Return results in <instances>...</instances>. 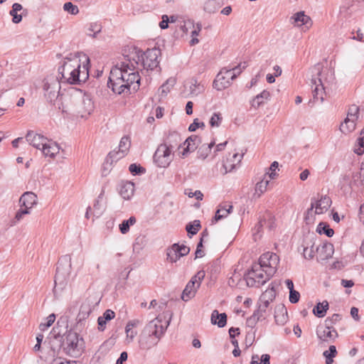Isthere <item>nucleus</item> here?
I'll return each instance as SVG.
<instances>
[{
    "mask_svg": "<svg viewBox=\"0 0 364 364\" xmlns=\"http://www.w3.org/2000/svg\"><path fill=\"white\" fill-rule=\"evenodd\" d=\"M158 48L147 49L145 52L136 47L131 48L123 58L114 65L111 71L107 86L117 95H128L136 92L140 86V76L136 66L141 65L146 70H153L159 65Z\"/></svg>",
    "mask_w": 364,
    "mask_h": 364,
    "instance_id": "f257e3e1",
    "label": "nucleus"
},
{
    "mask_svg": "<svg viewBox=\"0 0 364 364\" xmlns=\"http://www.w3.org/2000/svg\"><path fill=\"white\" fill-rule=\"evenodd\" d=\"M89 58H86L82 65L77 60L65 62L58 68V75L56 77L62 83L67 82L70 85L85 82L89 77Z\"/></svg>",
    "mask_w": 364,
    "mask_h": 364,
    "instance_id": "f03ea898",
    "label": "nucleus"
},
{
    "mask_svg": "<svg viewBox=\"0 0 364 364\" xmlns=\"http://www.w3.org/2000/svg\"><path fill=\"white\" fill-rule=\"evenodd\" d=\"M171 321V316L166 321H163L160 316L147 323L142 331L139 340V347L142 350H149L159 343L164 336Z\"/></svg>",
    "mask_w": 364,
    "mask_h": 364,
    "instance_id": "7ed1b4c3",
    "label": "nucleus"
},
{
    "mask_svg": "<svg viewBox=\"0 0 364 364\" xmlns=\"http://www.w3.org/2000/svg\"><path fill=\"white\" fill-rule=\"evenodd\" d=\"M323 65L320 63L316 64L311 69V87L314 86L312 90L313 102L319 101L321 103L324 100L325 95V87L324 82L321 78ZM312 100H309V103H311Z\"/></svg>",
    "mask_w": 364,
    "mask_h": 364,
    "instance_id": "20e7f679",
    "label": "nucleus"
},
{
    "mask_svg": "<svg viewBox=\"0 0 364 364\" xmlns=\"http://www.w3.org/2000/svg\"><path fill=\"white\" fill-rule=\"evenodd\" d=\"M70 257H69L67 255L63 257L58 262L54 280V293H55L58 291V289H63L66 286L67 281L70 272Z\"/></svg>",
    "mask_w": 364,
    "mask_h": 364,
    "instance_id": "39448f33",
    "label": "nucleus"
},
{
    "mask_svg": "<svg viewBox=\"0 0 364 364\" xmlns=\"http://www.w3.org/2000/svg\"><path fill=\"white\" fill-rule=\"evenodd\" d=\"M272 276H269L259 263H254L245 274V279L248 287H259L267 282Z\"/></svg>",
    "mask_w": 364,
    "mask_h": 364,
    "instance_id": "423d86ee",
    "label": "nucleus"
},
{
    "mask_svg": "<svg viewBox=\"0 0 364 364\" xmlns=\"http://www.w3.org/2000/svg\"><path fill=\"white\" fill-rule=\"evenodd\" d=\"M61 82L58 77L50 76L44 80L43 91L46 100L53 104L58 98L60 93Z\"/></svg>",
    "mask_w": 364,
    "mask_h": 364,
    "instance_id": "0eeeda50",
    "label": "nucleus"
},
{
    "mask_svg": "<svg viewBox=\"0 0 364 364\" xmlns=\"http://www.w3.org/2000/svg\"><path fill=\"white\" fill-rule=\"evenodd\" d=\"M205 276V272L203 270L198 271L186 284L181 295V299L188 301L195 296L198 289L200 287L203 279Z\"/></svg>",
    "mask_w": 364,
    "mask_h": 364,
    "instance_id": "6e6552de",
    "label": "nucleus"
},
{
    "mask_svg": "<svg viewBox=\"0 0 364 364\" xmlns=\"http://www.w3.org/2000/svg\"><path fill=\"white\" fill-rule=\"evenodd\" d=\"M80 340L82 341V338H80L78 333L71 330L64 334L61 346L66 354L73 355L76 352H80Z\"/></svg>",
    "mask_w": 364,
    "mask_h": 364,
    "instance_id": "1a4fd4ad",
    "label": "nucleus"
},
{
    "mask_svg": "<svg viewBox=\"0 0 364 364\" xmlns=\"http://www.w3.org/2000/svg\"><path fill=\"white\" fill-rule=\"evenodd\" d=\"M258 263L264 268L267 275L273 276L277 269L279 258L276 253L267 252L260 256Z\"/></svg>",
    "mask_w": 364,
    "mask_h": 364,
    "instance_id": "9d476101",
    "label": "nucleus"
},
{
    "mask_svg": "<svg viewBox=\"0 0 364 364\" xmlns=\"http://www.w3.org/2000/svg\"><path fill=\"white\" fill-rule=\"evenodd\" d=\"M173 154L168 147L161 144L154 154V161L158 167L166 168L173 161Z\"/></svg>",
    "mask_w": 364,
    "mask_h": 364,
    "instance_id": "9b49d317",
    "label": "nucleus"
},
{
    "mask_svg": "<svg viewBox=\"0 0 364 364\" xmlns=\"http://www.w3.org/2000/svg\"><path fill=\"white\" fill-rule=\"evenodd\" d=\"M130 146L131 141L129 137L127 136L122 137L118 146L119 150L110 151L106 157V162L112 164L113 162L123 158L127 154Z\"/></svg>",
    "mask_w": 364,
    "mask_h": 364,
    "instance_id": "f8f14e48",
    "label": "nucleus"
},
{
    "mask_svg": "<svg viewBox=\"0 0 364 364\" xmlns=\"http://www.w3.org/2000/svg\"><path fill=\"white\" fill-rule=\"evenodd\" d=\"M189 252L190 248L186 245L174 243L166 250V259L170 263H176L181 257L187 255Z\"/></svg>",
    "mask_w": 364,
    "mask_h": 364,
    "instance_id": "ddd939ff",
    "label": "nucleus"
},
{
    "mask_svg": "<svg viewBox=\"0 0 364 364\" xmlns=\"http://www.w3.org/2000/svg\"><path fill=\"white\" fill-rule=\"evenodd\" d=\"M316 335L321 343H331L338 337V333L333 326L328 325L318 326L316 329Z\"/></svg>",
    "mask_w": 364,
    "mask_h": 364,
    "instance_id": "4468645a",
    "label": "nucleus"
},
{
    "mask_svg": "<svg viewBox=\"0 0 364 364\" xmlns=\"http://www.w3.org/2000/svg\"><path fill=\"white\" fill-rule=\"evenodd\" d=\"M201 139L198 135H191L188 136L183 143V149L179 151L178 154L181 158L184 159L190 153L193 152L201 143Z\"/></svg>",
    "mask_w": 364,
    "mask_h": 364,
    "instance_id": "2eb2a0df",
    "label": "nucleus"
},
{
    "mask_svg": "<svg viewBox=\"0 0 364 364\" xmlns=\"http://www.w3.org/2000/svg\"><path fill=\"white\" fill-rule=\"evenodd\" d=\"M182 139L181 134L176 131H170L164 139L163 144L172 151L173 153L176 149H180L182 147Z\"/></svg>",
    "mask_w": 364,
    "mask_h": 364,
    "instance_id": "dca6fc26",
    "label": "nucleus"
},
{
    "mask_svg": "<svg viewBox=\"0 0 364 364\" xmlns=\"http://www.w3.org/2000/svg\"><path fill=\"white\" fill-rule=\"evenodd\" d=\"M26 141L33 147L41 150L49 142V139L41 134L28 131L26 136Z\"/></svg>",
    "mask_w": 364,
    "mask_h": 364,
    "instance_id": "f3484780",
    "label": "nucleus"
},
{
    "mask_svg": "<svg viewBox=\"0 0 364 364\" xmlns=\"http://www.w3.org/2000/svg\"><path fill=\"white\" fill-rule=\"evenodd\" d=\"M244 156V154H239L237 153H235L230 159H227L225 161H223L221 172L223 175L227 174L228 173L234 171L237 166L240 164L241 160Z\"/></svg>",
    "mask_w": 364,
    "mask_h": 364,
    "instance_id": "a211bd4d",
    "label": "nucleus"
},
{
    "mask_svg": "<svg viewBox=\"0 0 364 364\" xmlns=\"http://www.w3.org/2000/svg\"><path fill=\"white\" fill-rule=\"evenodd\" d=\"M331 200L329 197L322 196L320 200L314 203H311L310 208L307 210V213L309 214L313 211L315 208L316 214H322L326 212L328 208L331 206Z\"/></svg>",
    "mask_w": 364,
    "mask_h": 364,
    "instance_id": "6ab92c4d",
    "label": "nucleus"
},
{
    "mask_svg": "<svg viewBox=\"0 0 364 364\" xmlns=\"http://www.w3.org/2000/svg\"><path fill=\"white\" fill-rule=\"evenodd\" d=\"M318 259L326 260L331 258L334 252L333 245L329 242H323L316 247Z\"/></svg>",
    "mask_w": 364,
    "mask_h": 364,
    "instance_id": "aec40b11",
    "label": "nucleus"
},
{
    "mask_svg": "<svg viewBox=\"0 0 364 364\" xmlns=\"http://www.w3.org/2000/svg\"><path fill=\"white\" fill-rule=\"evenodd\" d=\"M21 207H23L28 210L37 204V196L33 192H25L19 199Z\"/></svg>",
    "mask_w": 364,
    "mask_h": 364,
    "instance_id": "412c9836",
    "label": "nucleus"
},
{
    "mask_svg": "<svg viewBox=\"0 0 364 364\" xmlns=\"http://www.w3.org/2000/svg\"><path fill=\"white\" fill-rule=\"evenodd\" d=\"M134 183L127 181L121 184L119 194L124 200H129L134 196Z\"/></svg>",
    "mask_w": 364,
    "mask_h": 364,
    "instance_id": "4be33fe9",
    "label": "nucleus"
},
{
    "mask_svg": "<svg viewBox=\"0 0 364 364\" xmlns=\"http://www.w3.org/2000/svg\"><path fill=\"white\" fill-rule=\"evenodd\" d=\"M275 322L278 325H284L288 320L287 310L284 304L278 305L274 311Z\"/></svg>",
    "mask_w": 364,
    "mask_h": 364,
    "instance_id": "5701e85b",
    "label": "nucleus"
},
{
    "mask_svg": "<svg viewBox=\"0 0 364 364\" xmlns=\"http://www.w3.org/2000/svg\"><path fill=\"white\" fill-rule=\"evenodd\" d=\"M232 210V205L229 203H223L219 205L217 210L215 217L212 220V223L218 222V220L226 218Z\"/></svg>",
    "mask_w": 364,
    "mask_h": 364,
    "instance_id": "b1692460",
    "label": "nucleus"
},
{
    "mask_svg": "<svg viewBox=\"0 0 364 364\" xmlns=\"http://www.w3.org/2000/svg\"><path fill=\"white\" fill-rule=\"evenodd\" d=\"M60 149L58 143L49 140V142H47L46 145L42 148L41 151L45 156L54 158L59 153Z\"/></svg>",
    "mask_w": 364,
    "mask_h": 364,
    "instance_id": "393cba45",
    "label": "nucleus"
},
{
    "mask_svg": "<svg viewBox=\"0 0 364 364\" xmlns=\"http://www.w3.org/2000/svg\"><path fill=\"white\" fill-rule=\"evenodd\" d=\"M211 323L217 325L219 328L224 327L227 323V315L225 313L220 314L218 310H213L210 318Z\"/></svg>",
    "mask_w": 364,
    "mask_h": 364,
    "instance_id": "a878e982",
    "label": "nucleus"
},
{
    "mask_svg": "<svg viewBox=\"0 0 364 364\" xmlns=\"http://www.w3.org/2000/svg\"><path fill=\"white\" fill-rule=\"evenodd\" d=\"M291 19L294 20V23L296 26H306L307 28L311 25V20L309 16L304 14V11H299L294 14Z\"/></svg>",
    "mask_w": 364,
    "mask_h": 364,
    "instance_id": "bb28decb",
    "label": "nucleus"
},
{
    "mask_svg": "<svg viewBox=\"0 0 364 364\" xmlns=\"http://www.w3.org/2000/svg\"><path fill=\"white\" fill-rule=\"evenodd\" d=\"M303 257L306 259H311L315 256L316 252L314 247V242L311 240L309 241H304L302 245Z\"/></svg>",
    "mask_w": 364,
    "mask_h": 364,
    "instance_id": "cd10ccee",
    "label": "nucleus"
},
{
    "mask_svg": "<svg viewBox=\"0 0 364 364\" xmlns=\"http://www.w3.org/2000/svg\"><path fill=\"white\" fill-rule=\"evenodd\" d=\"M230 85V81L227 80L224 77V74H222L221 70L217 75L216 78L213 81V87L217 90H223Z\"/></svg>",
    "mask_w": 364,
    "mask_h": 364,
    "instance_id": "c85d7f7f",
    "label": "nucleus"
},
{
    "mask_svg": "<svg viewBox=\"0 0 364 364\" xmlns=\"http://www.w3.org/2000/svg\"><path fill=\"white\" fill-rule=\"evenodd\" d=\"M270 94L269 92L264 90L262 92L257 95L251 101V105L254 108H258L260 105L264 104V100H267L269 98Z\"/></svg>",
    "mask_w": 364,
    "mask_h": 364,
    "instance_id": "c756f323",
    "label": "nucleus"
},
{
    "mask_svg": "<svg viewBox=\"0 0 364 364\" xmlns=\"http://www.w3.org/2000/svg\"><path fill=\"white\" fill-rule=\"evenodd\" d=\"M357 119L346 117L343 122L341 124L340 130L343 134H348L355 129V122Z\"/></svg>",
    "mask_w": 364,
    "mask_h": 364,
    "instance_id": "7c9ffc66",
    "label": "nucleus"
},
{
    "mask_svg": "<svg viewBox=\"0 0 364 364\" xmlns=\"http://www.w3.org/2000/svg\"><path fill=\"white\" fill-rule=\"evenodd\" d=\"M102 26L99 22H92L87 26V35L92 38H97L101 33Z\"/></svg>",
    "mask_w": 364,
    "mask_h": 364,
    "instance_id": "2f4dec72",
    "label": "nucleus"
},
{
    "mask_svg": "<svg viewBox=\"0 0 364 364\" xmlns=\"http://www.w3.org/2000/svg\"><path fill=\"white\" fill-rule=\"evenodd\" d=\"M328 309V303L327 301L318 302L314 308L313 313L318 318H323L326 316Z\"/></svg>",
    "mask_w": 364,
    "mask_h": 364,
    "instance_id": "473e14b6",
    "label": "nucleus"
},
{
    "mask_svg": "<svg viewBox=\"0 0 364 364\" xmlns=\"http://www.w3.org/2000/svg\"><path fill=\"white\" fill-rule=\"evenodd\" d=\"M221 7V4L217 0H208L205 2L203 10L210 14L216 13Z\"/></svg>",
    "mask_w": 364,
    "mask_h": 364,
    "instance_id": "72a5a7b5",
    "label": "nucleus"
},
{
    "mask_svg": "<svg viewBox=\"0 0 364 364\" xmlns=\"http://www.w3.org/2000/svg\"><path fill=\"white\" fill-rule=\"evenodd\" d=\"M276 283L272 282L269 284L268 289L262 294L260 297L264 299L268 300L269 301H272L276 297Z\"/></svg>",
    "mask_w": 364,
    "mask_h": 364,
    "instance_id": "f704fd0d",
    "label": "nucleus"
},
{
    "mask_svg": "<svg viewBox=\"0 0 364 364\" xmlns=\"http://www.w3.org/2000/svg\"><path fill=\"white\" fill-rule=\"evenodd\" d=\"M316 231L320 234H324L327 237H332L334 234V231L330 228L328 225L325 223L321 222L318 223L316 228Z\"/></svg>",
    "mask_w": 364,
    "mask_h": 364,
    "instance_id": "c9c22d12",
    "label": "nucleus"
},
{
    "mask_svg": "<svg viewBox=\"0 0 364 364\" xmlns=\"http://www.w3.org/2000/svg\"><path fill=\"white\" fill-rule=\"evenodd\" d=\"M136 222V218L131 216L128 220H124L119 225V230L122 234H126L129 231L130 226L134 225Z\"/></svg>",
    "mask_w": 364,
    "mask_h": 364,
    "instance_id": "e433bc0d",
    "label": "nucleus"
},
{
    "mask_svg": "<svg viewBox=\"0 0 364 364\" xmlns=\"http://www.w3.org/2000/svg\"><path fill=\"white\" fill-rule=\"evenodd\" d=\"M191 93L193 95H198L204 91V85L198 82L196 79H192L190 85Z\"/></svg>",
    "mask_w": 364,
    "mask_h": 364,
    "instance_id": "4c0bfd02",
    "label": "nucleus"
},
{
    "mask_svg": "<svg viewBox=\"0 0 364 364\" xmlns=\"http://www.w3.org/2000/svg\"><path fill=\"white\" fill-rule=\"evenodd\" d=\"M106 209L105 205L100 200H95L93 205V215L96 218L100 217Z\"/></svg>",
    "mask_w": 364,
    "mask_h": 364,
    "instance_id": "58836bf2",
    "label": "nucleus"
},
{
    "mask_svg": "<svg viewBox=\"0 0 364 364\" xmlns=\"http://www.w3.org/2000/svg\"><path fill=\"white\" fill-rule=\"evenodd\" d=\"M337 350L335 346H330L328 350H325L323 353L326 358V364H332L333 362V358L336 355Z\"/></svg>",
    "mask_w": 364,
    "mask_h": 364,
    "instance_id": "ea45409f",
    "label": "nucleus"
},
{
    "mask_svg": "<svg viewBox=\"0 0 364 364\" xmlns=\"http://www.w3.org/2000/svg\"><path fill=\"white\" fill-rule=\"evenodd\" d=\"M200 223L198 220H195L193 223H189L186 226L188 234L191 235H196L200 228Z\"/></svg>",
    "mask_w": 364,
    "mask_h": 364,
    "instance_id": "a19ab883",
    "label": "nucleus"
},
{
    "mask_svg": "<svg viewBox=\"0 0 364 364\" xmlns=\"http://www.w3.org/2000/svg\"><path fill=\"white\" fill-rule=\"evenodd\" d=\"M83 104L85 105V112L90 114L94 109V104L90 97V95L85 94L83 96Z\"/></svg>",
    "mask_w": 364,
    "mask_h": 364,
    "instance_id": "79ce46f5",
    "label": "nucleus"
},
{
    "mask_svg": "<svg viewBox=\"0 0 364 364\" xmlns=\"http://www.w3.org/2000/svg\"><path fill=\"white\" fill-rule=\"evenodd\" d=\"M129 171L133 176L141 175L146 172V169L143 166L136 164H130Z\"/></svg>",
    "mask_w": 364,
    "mask_h": 364,
    "instance_id": "37998d69",
    "label": "nucleus"
},
{
    "mask_svg": "<svg viewBox=\"0 0 364 364\" xmlns=\"http://www.w3.org/2000/svg\"><path fill=\"white\" fill-rule=\"evenodd\" d=\"M55 320V315L54 314H50L46 318V322L41 323L39 325L40 330L42 331L47 330L54 323Z\"/></svg>",
    "mask_w": 364,
    "mask_h": 364,
    "instance_id": "c03bdc74",
    "label": "nucleus"
},
{
    "mask_svg": "<svg viewBox=\"0 0 364 364\" xmlns=\"http://www.w3.org/2000/svg\"><path fill=\"white\" fill-rule=\"evenodd\" d=\"M210 152V147L206 146V144H203L198 150V158L204 160L208 157Z\"/></svg>",
    "mask_w": 364,
    "mask_h": 364,
    "instance_id": "a18cd8bd",
    "label": "nucleus"
},
{
    "mask_svg": "<svg viewBox=\"0 0 364 364\" xmlns=\"http://www.w3.org/2000/svg\"><path fill=\"white\" fill-rule=\"evenodd\" d=\"M146 240L144 235H139L136 237L134 242L133 244L134 250H140L145 245Z\"/></svg>",
    "mask_w": 364,
    "mask_h": 364,
    "instance_id": "49530a36",
    "label": "nucleus"
},
{
    "mask_svg": "<svg viewBox=\"0 0 364 364\" xmlns=\"http://www.w3.org/2000/svg\"><path fill=\"white\" fill-rule=\"evenodd\" d=\"M63 9L72 15H76L79 13L78 7L71 2L64 4Z\"/></svg>",
    "mask_w": 364,
    "mask_h": 364,
    "instance_id": "de8ad7c7",
    "label": "nucleus"
},
{
    "mask_svg": "<svg viewBox=\"0 0 364 364\" xmlns=\"http://www.w3.org/2000/svg\"><path fill=\"white\" fill-rule=\"evenodd\" d=\"M269 183L267 180H262L259 182L257 183L255 186V191L258 193L259 196L266 191L267 186Z\"/></svg>",
    "mask_w": 364,
    "mask_h": 364,
    "instance_id": "09e8293b",
    "label": "nucleus"
},
{
    "mask_svg": "<svg viewBox=\"0 0 364 364\" xmlns=\"http://www.w3.org/2000/svg\"><path fill=\"white\" fill-rule=\"evenodd\" d=\"M222 121V117L220 113L215 112L210 119V124L211 127H219Z\"/></svg>",
    "mask_w": 364,
    "mask_h": 364,
    "instance_id": "8fccbe9b",
    "label": "nucleus"
},
{
    "mask_svg": "<svg viewBox=\"0 0 364 364\" xmlns=\"http://www.w3.org/2000/svg\"><path fill=\"white\" fill-rule=\"evenodd\" d=\"M341 315L338 314H334L331 317H328L325 320V325L333 326L335 323L339 321L341 319Z\"/></svg>",
    "mask_w": 364,
    "mask_h": 364,
    "instance_id": "3c124183",
    "label": "nucleus"
},
{
    "mask_svg": "<svg viewBox=\"0 0 364 364\" xmlns=\"http://www.w3.org/2000/svg\"><path fill=\"white\" fill-rule=\"evenodd\" d=\"M30 213V210H28L27 209L23 207H21V208L16 213L14 221L13 222V223L16 224V223L20 221L25 215H28Z\"/></svg>",
    "mask_w": 364,
    "mask_h": 364,
    "instance_id": "603ef678",
    "label": "nucleus"
},
{
    "mask_svg": "<svg viewBox=\"0 0 364 364\" xmlns=\"http://www.w3.org/2000/svg\"><path fill=\"white\" fill-rule=\"evenodd\" d=\"M359 108L356 105H352L349 107L346 117H350L354 119L358 118Z\"/></svg>",
    "mask_w": 364,
    "mask_h": 364,
    "instance_id": "864d4df0",
    "label": "nucleus"
},
{
    "mask_svg": "<svg viewBox=\"0 0 364 364\" xmlns=\"http://www.w3.org/2000/svg\"><path fill=\"white\" fill-rule=\"evenodd\" d=\"M247 66V64L246 62H244L243 63H240L237 65L235 66H231L230 67V70H232V73L235 74V78L239 75L242 70H244Z\"/></svg>",
    "mask_w": 364,
    "mask_h": 364,
    "instance_id": "5fc2aeb1",
    "label": "nucleus"
},
{
    "mask_svg": "<svg viewBox=\"0 0 364 364\" xmlns=\"http://www.w3.org/2000/svg\"><path fill=\"white\" fill-rule=\"evenodd\" d=\"M221 72L222 74H224V77L230 82L235 79V74L232 73V70L230 68H223L221 69Z\"/></svg>",
    "mask_w": 364,
    "mask_h": 364,
    "instance_id": "6e6d98bb",
    "label": "nucleus"
},
{
    "mask_svg": "<svg viewBox=\"0 0 364 364\" xmlns=\"http://www.w3.org/2000/svg\"><path fill=\"white\" fill-rule=\"evenodd\" d=\"M271 301L264 299L262 297H259L258 301V308L260 309V311H263L264 312H266L267 309L269 307V304Z\"/></svg>",
    "mask_w": 364,
    "mask_h": 364,
    "instance_id": "4d7b16f0",
    "label": "nucleus"
},
{
    "mask_svg": "<svg viewBox=\"0 0 364 364\" xmlns=\"http://www.w3.org/2000/svg\"><path fill=\"white\" fill-rule=\"evenodd\" d=\"M203 127H205V124L203 122H199L198 119H195L193 122L190 124L188 131L195 132L198 128Z\"/></svg>",
    "mask_w": 364,
    "mask_h": 364,
    "instance_id": "13d9d810",
    "label": "nucleus"
},
{
    "mask_svg": "<svg viewBox=\"0 0 364 364\" xmlns=\"http://www.w3.org/2000/svg\"><path fill=\"white\" fill-rule=\"evenodd\" d=\"M300 294L296 290L289 291V301L296 304L299 301Z\"/></svg>",
    "mask_w": 364,
    "mask_h": 364,
    "instance_id": "bf43d9fd",
    "label": "nucleus"
},
{
    "mask_svg": "<svg viewBox=\"0 0 364 364\" xmlns=\"http://www.w3.org/2000/svg\"><path fill=\"white\" fill-rule=\"evenodd\" d=\"M264 217H265L267 219V223L265 225H267L269 230H272L274 228V217L269 213H267L265 215H264Z\"/></svg>",
    "mask_w": 364,
    "mask_h": 364,
    "instance_id": "052dcab7",
    "label": "nucleus"
},
{
    "mask_svg": "<svg viewBox=\"0 0 364 364\" xmlns=\"http://www.w3.org/2000/svg\"><path fill=\"white\" fill-rule=\"evenodd\" d=\"M9 14L12 16V22L14 23H18L22 21V16L18 14V12L14 9H11L9 11Z\"/></svg>",
    "mask_w": 364,
    "mask_h": 364,
    "instance_id": "680f3d73",
    "label": "nucleus"
},
{
    "mask_svg": "<svg viewBox=\"0 0 364 364\" xmlns=\"http://www.w3.org/2000/svg\"><path fill=\"white\" fill-rule=\"evenodd\" d=\"M115 316V313L111 310V309H107L101 316L103 318H105L106 321H109L112 319H113Z\"/></svg>",
    "mask_w": 364,
    "mask_h": 364,
    "instance_id": "e2e57ef3",
    "label": "nucleus"
},
{
    "mask_svg": "<svg viewBox=\"0 0 364 364\" xmlns=\"http://www.w3.org/2000/svg\"><path fill=\"white\" fill-rule=\"evenodd\" d=\"M125 333L127 334V339L129 341V342L132 341L137 333L136 331H133L132 328H129L127 327H125Z\"/></svg>",
    "mask_w": 364,
    "mask_h": 364,
    "instance_id": "0e129e2a",
    "label": "nucleus"
},
{
    "mask_svg": "<svg viewBox=\"0 0 364 364\" xmlns=\"http://www.w3.org/2000/svg\"><path fill=\"white\" fill-rule=\"evenodd\" d=\"M161 18L159 26L161 29H166L168 27L169 18L167 15H163Z\"/></svg>",
    "mask_w": 364,
    "mask_h": 364,
    "instance_id": "69168bd1",
    "label": "nucleus"
},
{
    "mask_svg": "<svg viewBox=\"0 0 364 364\" xmlns=\"http://www.w3.org/2000/svg\"><path fill=\"white\" fill-rule=\"evenodd\" d=\"M107 321L101 316L97 318L98 329L100 331H104L106 328Z\"/></svg>",
    "mask_w": 364,
    "mask_h": 364,
    "instance_id": "338daca9",
    "label": "nucleus"
},
{
    "mask_svg": "<svg viewBox=\"0 0 364 364\" xmlns=\"http://www.w3.org/2000/svg\"><path fill=\"white\" fill-rule=\"evenodd\" d=\"M127 353L125 351L122 352L119 355V358L117 360L116 364H124V362H125L127 360Z\"/></svg>",
    "mask_w": 364,
    "mask_h": 364,
    "instance_id": "774afa93",
    "label": "nucleus"
}]
</instances>
